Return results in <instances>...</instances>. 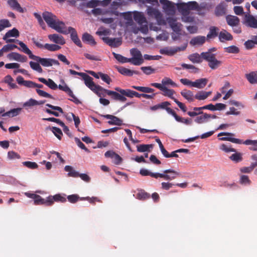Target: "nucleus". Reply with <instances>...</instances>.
<instances>
[{"label": "nucleus", "mask_w": 257, "mask_h": 257, "mask_svg": "<svg viewBox=\"0 0 257 257\" xmlns=\"http://www.w3.org/2000/svg\"><path fill=\"white\" fill-rule=\"evenodd\" d=\"M42 16L49 27L54 29L58 33L66 35L65 23L59 21L55 15L51 13L45 12L43 13Z\"/></svg>", "instance_id": "1"}, {"label": "nucleus", "mask_w": 257, "mask_h": 257, "mask_svg": "<svg viewBox=\"0 0 257 257\" xmlns=\"http://www.w3.org/2000/svg\"><path fill=\"white\" fill-rule=\"evenodd\" d=\"M82 78L84 81L85 85L91 90L99 97L104 96V94L102 93V90H103V88L99 85L95 84L93 81V78L91 77L84 73Z\"/></svg>", "instance_id": "2"}, {"label": "nucleus", "mask_w": 257, "mask_h": 257, "mask_svg": "<svg viewBox=\"0 0 257 257\" xmlns=\"http://www.w3.org/2000/svg\"><path fill=\"white\" fill-rule=\"evenodd\" d=\"M202 57L208 62V66L212 70H215L219 67L222 62L218 60L215 57V54L211 53V49L208 52H202Z\"/></svg>", "instance_id": "3"}, {"label": "nucleus", "mask_w": 257, "mask_h": 257, "mask_svg": "<svg viewBox=\"0 0 257 257\" xmlns=\"http://www.w3.org/2000/svg\"><path fill=\"white\" fill-rule=\"evenodd\" d=\"M197 8L198 3L195 1L180 3L178 5V10L181 15L190 14V10H195Z\"/></svg>", "instance_id": "4"}, {"label": "nucleus", "mask_w": 257, "mask_h": 257, "mask_svg": "<svg viewBox=\"0 0 257 257\" xmlns=\"http://www.w3.org/2000/svg\"><path fill=\"white\" fill-rule=\"evenodd\" d=\"M132 58H129V62L136 66H139L143 63L144 59L141 52L136 48L131 50Z\"/></svg>", "instance_id": "5"}, {"label": "nucleus", "mask_w": 257, "mask_h": 257, "mask_svg": "<svg viewBox=\"0 0 257 257\" xmlns=\"http://www.w3.org/2000/svg\"><path fill=\"white\" fill-rule=\"evenodd\" d=\"M33 60L41 64L44 67H50L53 65H59L60 63L57 60L52 58H41L38 56H35Z\"/></svg>", "instance_id": "6"}, {"label": "nucleus", "mask_w": 257, "mask_h": 257, "mask_svg": "<svg viewBox=\"0 0 257 257\" xmlns=\"http://www.w3.org/2000/svg\"><path fill=\"white\" fill-rule=\"evenodd\" d=\"M150 85L161 90L163 92L162 94L164 96L173 99L174 101H175V99H176L173 96L175 93L173 89H168L166 86H163L161 84L158 83H152Z\"/></svg>", "instance_id": "7"}, {"label": "nucleus", "mask_w": 257, "mask_h": 257, "mask_svg": "<svg viewBox=\"0 0 257 257\" xmlns=\"http://www.w3.org/2000/svg\"><path fill=\"white\" fill-rule=\"evenodd\" d=\"M243 24L247 27L257 29V16L250 14H245L244 17Z\"/></svg>", "instance_id": "8"}, {"label": "nucleus", "mask_w": 257, "mask_h": 257, "mask_svg": "<svg viewBox=\"0 0 257 257\" xmlns=\"http://www.w3.org/2000/svg\"><path fill=\"white\" fill-rule=\"evenodd\" d=\"M102 93L104 94V96L105 95V93H106L108 95L111 96V98L115 100H118L121 102H125L126 100V98L125 96L115 91L107 90L103 88V90H102Z\"/></svg>", "instance_id": "9"}, {"label": "nucleus", "mask_w": 257, "mask_h": 257, "mask_svg": "<svg viewBox=\"0 0 257 257\" xmlns=\"http://www.w3.org/2000/svg\"><path fill=\"white\" fill-rule=\"evenodd\" d=\"M65 31H66V34L69 33L71 34V39L73 42L79 47L81 48L82 47L81 42L79 39L76 31L75 29L72 27H69L68 29L65 26Z\"/></svg>", "instance_id": "10"}, {"label": "nucleus", "mask_w": 257, "mask_h": 257, "mask_svg": "<svg viewBox=\"0 0 257 257\" xmlns=\"http://www.w3.org/2000/svg\"><path fill=\"white\" fill-rule=\"evenodd\" d=\"M103 41L111 47H118L121 45L122 41L120 38H111L108 37H103Z\"/></svg>", "instance_id": "11"}, {"label": "nucleus", "mask_w": 257, "mask_h": 257, "mask_svg": "<svg viewBox=\"0 0 257 257\" xmlns=\"http://www.w3.org/2000/svg\"><path fill=\"white\" fill-rule=\"evenodd\" d=\"M252 160L254 162H252L249 167H243L240 169V171L242 173H249L256 167H257V155H253L251 157Z\"/></svg>", "instance_id": "12"}, {"label": "nucleus", "mask_w": 257, "mask_h": 257, "mask_svg": "<svg viewBox=\"0 0 257 257\" xmlns=\"http://www.w3.org/2000/svg\"><path fill=\"white\" fill-rule=\"evenodd\" d=\"M186 47H183L182 48L180 47H176L175 48H169L168 47H165L161 49L159 51L160 53L163 55H167L168 56H172L174 55L178 51H182L185 50Z\"/></svg>", "instance_id": "13"}, {"label": "nucleus", "mask_w": 257, "mask_h": 257, "mask_svg": "<svg viewBox=\"0 0 257 257\" xmlns=\"http://www.w3.org/2000/svg\"><path fill=\"white\" fill-rule=\"evenodd\" d=\"M226 4L224 2H221L215 8L214 14L217 17L225 15L226 13Z\"/></svg>", "instance_id": "14"}, {"label": "nucleus", "mask_w": 257, "mask_h": 257, "mask_svg": "<svg viewBox=\"0 0 257 257\" xmlns=\"http://www.w3.org/2000/svg\"><path fill=\"white\" fill-rule=\"evenodd\" d=\"M65 202L66 201V198L62 196L60 194H57L54 196H48V203H49V206H52L54 202Z\"/></svg>", "instance_id": "15"}, {"label": "nucleus", "mask_w": 257, "mask_h": 257, "mask_svg": "<svg viewBox=\"0 0 257 257\" xmlns=\"http://www.w3.org/2000/svg\"><path fill=\"white\" fill-rule=\"evenodd\" d=\"M102 116L106 119H110V120L107 122L110 125H121L122 124V120L115 116L110 114H106L102 115Z\"/></svg>", "instance_id": "16"}, {"label": "nucleus", "mask_w": 257, "mask_h": 257, "mask_svg": "<svg viewBox=\"0 0 257 257\" xmlns=\"http://www.w3.org/2000/svg\"><path fill=\"white\" fill-rule=\"evenodd\" d=\"M225 19L227 24L232 27H237L239 24L240 20L236 16L229 15L226 16Z\"/></svg>", "instance_id": "17"}, {"label": "nucleus", "mask_w": 257, "mask_h": 257, "mask_svg": "<svg viewBox=\"0 0 257 257\" xmlns=\"http://www.w3.org/2000/svg\"><path fill=\"white\" fill-rule=\"evenodd\" d=\"M48 38L51 41L56 44L62 45L65 43V41L63 37L57 34L48 35Z\"/></svg>", "instance_id": "18"}, {"label": "nucleus", "mask_w": 257, "mask_h": 257, "mask_svg": "<svg viewBox=\"0 0 257 257\" xmlns=\"http://www.w3.org/2000/svg\"><path fill=\"white\" fill-rule=\"evenodd\" d=\"M117 71L122 75L132 76L133 74H140V72L139 71L136 70H131L129 69L123 67H117Z\"/></svg>", "instance_id": "19"}, {"label": "nucleus", "mask_w": 257, "mask_h": 257, "mask_svg": "<svg viewBox=\"0 0 257 257\" xmlns=\"http://www.w3.org/2000/svg\"><path fill=\"white\" fill-rule=\"evenodd\" d=\"M38 80L53 90H56L58 88V85L50 78L46 80L44 78L40 77L38 78Z\"/></svg>", "instance_id": "20"}, {"label": "nucleus", "mask_w": 257, "mask_h": 257, "mask_svg": "<svg viewBox=\"0 0 257 257\" xmlns=\"http://www.w3.org/2000/svg\"><path fill=\"white\" fill-rule=\"evenodd\" d=\"M7 3L13 10H16L20 13H24V9L21 7L17 0H8Z\"/></svg>", "instance_id": "21"}, {"label": "nucleus", "mask_w": 257, "mask_h": 257, "mask_svg": "<svg viewBox=\"0 0 257 257\" xmlns=\"http://www.w3.org/2000/svg\"><path fill=\"white\" fill-rule=\"evenodd\" d=\"M218 37L220 41L221 42H223L225 41H230L233 39L232 36L224 30L219 33Z\"/></svg>", "instance_id": "22"}, {"label": "nucleus", "mask_w": 257, "mask_h": 257, "mask_svg": "<svg viewBox=\"0 0 257 257\" xmlns=\"http://www.w3.org/2000/svg\"><path fill=\"white\" fill-rule=\"evenodd\" d=\"M17 43L22 48L21 51L28 55L30 59H33L35 55L32 54V51L28 48L27 46L24 43L18 40H17Z\"/></svg>", "instance_id": "23"}, {"label": "nucleus", "mask_w": 257, "mask_h": 257, "mask_svg": "<svg viewBox=\"0 0 257 257\" xmlns=\"http://www.w3.org/2000/svg\"><path fill=\"white\" fill-rule=\"evenodd\" d=\"M82 40L83 42L86 43L92 46H94L96 44V42L94 39L93 36L88 33H85L83 34Z\"/></svg>", "instance_id": "24"}, {"label": "nucleus", "mask_w": 257, "mask_h": 257, "mask_svg": "<svg viewBox=\"0 0 257 257\" xmlns=\"http://www.w3.org/2000/svg\"><path fill=\"white\" fill-rule=\"evenodd\" d=\"M257 45V35L252 36L251 39L245 42L244 45L245 48L247 50L252 49Z\"/></svg>", "instance_id": "25"}, {"label": "nucleus", "mask_w": 257, "mask_h": 257, "mask_svg": "<svg viewBox=\"0 0 257 257\" xmlns=\"http://www.w3.org/2000/svg\"><path fill=\"white\" fill-rule=\"evenodd\" d=\"M169 24L172 29L176 33H179L181 30L182 24L178 23L174 19H171L169 21Z\"/></svg>", "instance_id": "26"}, {"label": "nucleus", "mask_w": 257, "mask_h": 257, "mask_svg": "<svg viewBox=\"0 0 257 257\" xmlns=\"http://www.w3.org/2000/svg\"><path fill=\"white\" fill-rule=\"evenodd\" d=\"M208 79L206 78H200L196 80L195 81L193 82V86L199 89L203 88L207 84Z\"/></svg>", "instance_id": "27"}, {"label": "nucleus", "mask_w": 257, "mask_h": 257, "mask_svg": "<svg viewBox=\"0 0 257 257\" xmlns=\"http://www.w3.org/2000/svg\"><path fill=\"white\" fill-rule=\"evenodd\" d=\"M245 77L250 84L257 83V71H252L246 74Z\"/></svg>", "instance_id": "28"}, {"label": "nucleus", "mask_w": 257, "mask_h": 257, "mask_svg": "<svg viewBox=\"0 0 257 257\" xmlns=\"http://www.w3.org/2000/svg\"><path fill=\"white\" fill-rule=\"evenodd\" d=\"M134 20L139 24L143 25L144 23H147L146 18L144 15L140 12H135L134 14Z\"/></svg>", "instance_id": "29"}, {"label": "nucleus", "mask_w": 257, "mask_h": 257, "mask_svg": "<svg viewBox=\"0 0 257 257\" xmlns=\"http://www.w3.org/2000/svg\"><path fill=\"white\" fill-rule=\"evenodd\" d=\"M206 41L205 36H198L192 38L190 43L192 45H202Z\"/></svg>", "instance_id": "30"}, {"label": "nucleus", "mask_w": 257, "mask_h": 257, "mask_svg": "<svg viewBox=\"0 0 257 257\" xmlns=\"http://www.w3.org/2000/svg\"><path fill=\"white\" fill-rule=\"evenodd\" d=\"M34 204L38 205H44L46 206H49V203H48V197L46 199L43 198L41 196L37 195L36 197L35 198Z\"/></svg>", "instance_id": "31"}, {"label": "nucleus", "mask_w": 257, "mask_h": 257, "mask_svg": "<svg viewBox=\"0 0 257 257\" xmlns=\"http://www.w3.org/2000/svg\"><path fill=\"white\" fill-rule=\"evenodd\" d=\"M181 95L189 102H193L195 98L193 92L189 90L184 89L181 92Z\"/></svg>", "instance_id": "32"}, {"label": "nucleus", "mask_w": 257, "mask_h": 257, "mask_svg": "<svg viewBox=\"0 0 257 257\" xmlns=\"http://www.w3.org/2000/svg\"><path fill=\"white\" fill-rule=\"evenodd\" d=\"M170 105L171 103L168 101L161 102L159 104V109H165L168 113L173 115L175 111L168 107Z\"/></svg>", "instance_id": "33"}, {"label": "nucleus", "mask_w": 257, "mask_h": 257, "mask_svg": "<svg viewBox=\"0 0 257 257\" xmlns=\"http://www.w3.org/2000/svg\"><path fill=\"white\" fill-rule=\"evenodd\" d=\"M188 59L194 63H200L202 62L203 58L202 57L201 53L199 55L196 53L189 55Z\"/></svg>", "instance_id": "34"}, {"label": "nucleus", "mask_w": 257, "mask_h": 257, "mask_svg": "<svg viewBox=\"0 0 257 257\" xmlns=\"http://www.w3.org/2000/svg\"><path fill=\"white\" fill-rule=\"evenodd\" d=\"M20 33L19 31L15 28H14L11 30L8 31L5 36H4L3 39L6 40L8 38L10 37H16L17 38L19 36Z\"/></svg>", "instance_id": "35"}, {"label": "nucleus", "mask_w": 257, "mask_h": 257, "mask_svg": "<svg viewBox=\"0 0 257 257\" xmlns=\"http://www.w3.org/2000/svg\"><path fill=\"white\" fill-rule=\"evenodd\" d=\"M201 115L198 116L195 119V121L199 124L204 123L207 121V119L211 117V114L204 113Z\"/></svg>", "instance_id": "36"}, {"label": "nucleus", "mask_w": 257, "mask_h": 257, "mask_svg": "<svg viewBox=\"0 0 257 257\" xmlns=\"http://www.w3.org/2000/svg\"><path fill=\"white\" fill-rule=\"evenodd\" d=\"M211 91H198L194 96L195 98L198 100H205L211 94Z\"/></svg>", "instance_id": "37"}, {"label": "nucleus", "mask_w": 257, "mask_h": 257, "mask_svg": "<svg viewBox=\"0 0 257 257\" xmlns=\"http://www.w3.org/2000/svg\"><path fill=\"white\" fill-rule=\"evenodd\" d=\"M219 29L215 26H211L209 28V32L207 35V39L215 38L218 36Z\"/></svg>", "instance_id": "38"}, {"label": "nucleus", "mask_w": 257, "mask_h": 257, "mask_svg": "<svg viewBox=\"0 0 257 257\" xmlns=\"http://www.w3.org/2000/svg\"><path fill=\"white\" fill-rule=\"evenodd\" d=\"M4 82L7 83L12 89L18 88L17 84L14 83V80L11 75H8L4 78Z\"/></svg>", "instance_id": "39"}, {"label": "nucleus", "mask_w": 257, "mask_h": 257, "mask_svg": "<svg viewBox=\"0 0 257 257\" xmlns=\"http://www.w3.org/2000/svg\"><path fill=\"white\" fill-rule=\"evenodd\" d=\"M65 171L68 172V176L69 177L77 178L79 177V173L73 169L70 166H66L64 168Z\"/></svg>", "instance_id": "40"}, {"label": "nucleus", "mask_w": 257, "mask_h": 257, "mask_svg": "<svg viewBox=\"0 0 257 257\" xmlns=\"http://www.w3.org/2000/svg\"><path fill=\"white\" fill-rule=\"evenodd\" d=\"M160 3L163 5V9L166 11H173L174 6L173 4L168 0H160Z\"/></svg>", "instance_id": "41"}, {"label": "nucleus", "mask_w": 257, "mask_h": 257, "mask_svg": "<svg viewBox=\"0 0 257 257\" xmlns=\"http://www.w3.org/2000/svg\"><path fill=\"white\" fill-rule=\"evenodd\" d=\"M22 110L21 108H17L11 109L10 111L4 113L3 116L14 117L18 115Z\"/></svg>", "instance_id": "42"}, {"label": "nucleus", "mask_w": 257, "mask_h": 257, "mask_svg": "<svg viewBox=\"0 0 257 257\" xmlns=\"http://www.w3.org/2000/svg\"><path fill=\"white\" fill-rule=\"evenodd\" d=\"M132 88L141 92L146 93H153L154 89L148 87L132 86Z\"/></svg>", "instance_id": "43"}, {"label": "nucleus", "mask_w": 257, "mask_h": 257, "mask_svg": "<svg viewBox=\"0 0 257 257\" xmlns=\"http://www.w3.org/2000/svg\"><path fill=\"white\" fill-rule=\"evenodd\" d=\"M243 144L245 145H251L252 147L249 148L250 150L257 151V140H246L243 142Z\"/></svg>", "instance_id": "44"}, {"label": "nucleus", "mask_w": 257, "mask_h": 257, "mask_svg": "<svg viewBox=\"0 0 257 257\" xmlns=\"http://www.w3.org/2000/svg\"><path fill=\"white\" fill-rule=\"evenodd\" d=\"M44 49L53 52L59 50L61 49V47L56 44L47 43L44 45Z\"/></svg>", "instance_id": "45"}, {"label": "nucleus", "mask_w": 257, "mask_h": 257, "mask_svg": "<svg viewBox=\"0 0 257 257\" xmlns=\"http://www.w3.org/2000/svg\"><path fill=\"white\" fill-rule=\"evenodd\" d=\"M35 105H37V100L33 98L29 99L23 104V107L26 109H28L31 107Z\"/></svg>", "instance_id": "46"}, {"label": "nucleus", "mask_w": 257, "mask_h": 257, "mask_svg": "<svg viewBox=\"0 0 257 257\" xmlns=\"http://www.w3.org/2000/svg\"><path fill=\"white\" fill-rule=\"evenodd\" d=\"M140 173L142 176H150L152 177L157 178V174L158 173H153L150 172L147 169H142L140 171Z\"/></svg>", "instance_id": "47"}, {"label": "nucleus", "mask_w": 257, "mask_h": 257, "mask_svg": "<svg viewBox=\"0 0 257 257\" xmlns=\"http://www.w3.org/2000/svg\"><path fill=\"white\" fill-rule=\"evenodd\" d=\"M230 159L235 162L238 163L242 160V154L240 153H236L233 154L229 157Z\"/></svg>", "instance_id": "48"}, {"label": "nucleus", "mask_w": 257, "mask_h": 257, "mask_svg": "<svg viewBox=\"0 0 257 257\" xmlns=\"http://www.w3.org/2000/svg\"><path fill=\"white\" fill-rule=\"evenodd\" d=\"M175 119L180 122L184 123L186 124H190L191 123V120L189 118H184L178 116L175 112L174 114L173 115Z\"/></svg>", "instance_id": "49"}, {"label": "nucleus", "mask_w": 257, "mask_h": 257, "mask_svg": "<svg viewBox=\"0 0 257 257\" xmlns=\"http://www.w3.org/2000/svg\"><path fill=\"white\" fill-rule=\"evenodd\" d=\"M181 66L184 69L190 70V72L191 73H196L199 71V69L198 68L195 67L193 65L182 63L181 64Z\"/></svg>", "instance_id": "50"}, {"label": "nucleus", "mask_w": 257, "mask_h": 257, "mask_svg": "<svg viewBox=\"0 0 257 257\" xmlns=\"http://www.w3.org/2000/svg\"><path fill=\"white\" fill-rule=\"evenodd\" d=\"M163 86H166V85H170L173 87H177V85L169 77H165L162 80V84Z\"/></svg>", "instance_id": "51"}, {"label": "nucleus", "mask_w": 257, "mask_h": 257, "mask_svg": "<svg viewBox=\"0 0 257 257\" xmlns=\"http://www.w3.org/2000/svg\"><path fill=\"white\" fill-rule=\"evenodd\" d=\"M30 66L31 68L33 69L34 70H35L39 73H42L43 69L41 66L40 65L39 63L38 62H34L33 61L30 62Z\"/></svg>", "instance_id": "52"}, {"label": "nucleus", "mask_w": 257, "mask_h": 257, "mask_svg": "<svg viewBox=\"0 0 257 257\" xmlns=\"http://www.w3.org/2000/svg\"><path fill=\"white\" fill-rule=\"evenodd\" d=\"M214 105L212 103L206 105H204L202 107H193V110H202L204 109H209L210 110L214 111L215 110Z\"/></svg>", "instance_id": "53"}, {"label": "nucleus", "mask_w": 257, "mask_h": 257, "mask_svg": "<svg viewBox=\"0 0 257 257\" xmlns=\"http://www.w3.org/2000/svg\"><path fill=\"white\" fill-rule=\"evenodd\" d=\"M112 54L114 57L119 62L122 63L129 62V58H126L120 54H116L114 52H113Z\"/></svg>", "instance_id": "54"}, {"label": "nucleus", "mask_w": 257, "mask_h": 257, "mask_svg": "<svg viewBox=\"0 0 257 257\" xmlns=\"http://www.w3.org/2000/svg\"><path fill=\"white\" fill-rule=\"evenodd\" d=\"M50 129L59 140H60L61 139V136L63 134L60 128L55 126H53L52 127H50Z\"/></svg>", "instance_id": "55"}, {"label": "nucleus", "mask_w": 257, "mask_h": 257, "mask_svg": "<svg viewBox=\"0 0 257 257\" xmlns=\"http://www.w3.org/2000/svg\"><path fill=\"white\" fill-rule=\"evenodd\" d=\"M137 197L140 200H146L150 198V195L144 191H141L137 194Z\"/></svg>", "instance_id": "56"}, {"label": "nucleus", "mask_w": 257, "mask_h": 257, "mask_svg": "<svg viewBox=\"0 0 257 257\" xmlns=\"http://www.w3.org/2000/svg\"><path fill=\"white\" fill-rule=\"evenodd\" d=\"M11 24L7 19H2L0 20V32L6 28L11 27Z\"/></svg>", "instance_id": "57"}, {"label": "nucleus", "mask_w": 257, "mask_h": 257, "mask_svg": "<svg viewBox=\"0 0 257 257\" xmlns=\"http://www.w3.org/2000/svg\"><path fill=\"white\" fill-rule=\"evenodd\" d=\"M81 200H87L89 201V202L92 204L94 205L95 204L96 202H102L100 199H99L98 198L96 197H83L81 198L80 199Z\"/></svg>", "instance_id": "58"}, {"label": "nucleus", "mask_w": 257, "mask_h": 257, "mask_svg": "<svg viewBox=\"0 0 257 257\" xmlns=\"http://www.w3.org/2000/svg\"><path fill=\"white\" fill-rule=\"evenodd\" d=\"M152 147V145H140L137 146V151L139 152H146Z\"/></svg>", "instance_id": "59"}, {"label": "nucleus", "mask_w": 257, "mask_h": 257, "mask_svg": "<svg viewBox=\"0 0 257 257\" xmlns=\"http://www.w3.org/2000/svg\"><path fill=\"white\" fill-rule=\"evenodd\" d=\"M220 149L226 152H235L236 150L235 149L232 148L231 147L230 145H225V144H222L220 147Z\"/></svg>", "instance_id": "60"}, {"label": "nucleus", "mask_w": 257, "mask_h": 257, "mask_svg": "<svg viewBox=\"0 0 257 257\" xmlns=\"http://www.w3.org/2000/svg\"><path fill=\"white\" fill-rule=\"evenodd\" d=\"M23 164L24 166H26V167L31 169H37L38 167V165L35 162H32L30 161H25L23 162Z\"/></svg>", "instance_id": "61"}, {"label": "nucleus", "mask_w": 257, "mask_h": 257, "mask_svg": "<svg viewBox=\"0 0 257 257\" xmlns=\"http://www.w3.org/2000/svg\"><path fill=\"white\" fill-rule=\"evenodd\" d=\"M75 142L77 145L81 149L84 150L85 152L89 153L90 151L85 147L84 144L78 138H75Z\"/></svg>", "instance_id": "62"}, {"label": "nucleus", "mask_w": 257, "mask_h": 257, "mask_svg": "<svg viewBox=\"0 0 257 257\" xmlns=\"http://www.w3.org/2000/svg\"><path fill=\"white\" fill-rule=\"evenodd\" d=\"M141 69L146 75H150L155 72V70L151 66H144L142 67Z\"/></svg>", "instance_id": "63"}, {"label": "nucleus", "mask_w": 257, "mask_h": 257, "mask_svg": "<svg viewBox=\"0 0 257 257\" xmlns=\"http://www.w3.org/2000/svg\"><path fill=\"white\" fill-rule=\"evenodd\" d=\"M181 20L185 23H192L194 21V18L190 16V14L182 15Z\"/></svg>", "instance_id": "64"}]
</instances>
